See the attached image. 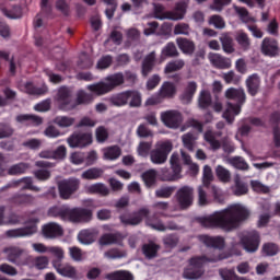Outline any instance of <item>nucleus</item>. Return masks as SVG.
<instances>
[{
    "instance_id": "1",
    "label": "nucleus",
    "mask_w": 280,
    "mask_h": 280,
    "mask_svg": "<svg viewBox=\"0 0 280 280\" xmlns=\"http://www.w3.org/2000/svg\"><path fill=\"white\" fill-rule=\"evenodd\" d=\"M248 218H250V210L242 203H234L197 220L205 229H221L225 233H231V231L238 229L242 222H246Z\"/></svg>"
},
{
    "instance_id": "2",
    "label": "nucleus",
    "mask_w": 280,
    "mask_h": 280,
    "mask_svg": "<svg viewBox=\"0 0 280 280\" xmlns=\"http://www.w3.org/2000/svg\"><path fill=\"white\" fill-rule=\"evenodd\" d=\"M226 259V254H219L217 256H199L192 257L189 260L188 267L184 270L183 277L188 280L200 279L205 275V265L206 264H217V261H222Z\"/></svg>"
},
{
    "instance_id": "3",
    "label": "nucleus",
    "mask_w": 280,
    "mask_h": 280,
    "mask_svg": "<svg viewBox=\"0 0 280 280\" xmlns=\"http://www.w3.org/2000/svg\"><path fill=\"white\" fill-rule=\"evenodd\" d=\"M225 97L235 102V104L228 103V107L223 112V118L228 124H233L235 116L242 113V106L246 103V92L244 89L230 88L225 91Z\"/></svg>"
},
{
    "instance_id": "4",
    "label": "nucleus",
    "mask_w": 280,
    "mask_h": 280,
    "mask_svg": "<svg viewBox=\"0 0 280 280\" xmlns=\"http://www.w3.org/2000/svg\"><path fill=\"white\" fill-rule=\"evenodd\" d=\"M124 72H116L105 78V81L88 85V91L94 93V95H106L125 84Z\"/></svg>"
},
{
    "instance_id": "5",
    "label": "nucleus",
    "mask_w": 280,
    "mask_h": 280,
    "mask_svg": "<svg viewBox=\"0 0 280 280\" xmlns=\"http://www.w3.org/2000/svg\"><path fill=\"white\" fill-rule=\"evenodd\" d=\"M187 2H177L173 11H165V7L161 3L153 2V14L160 21H183L187 14Z\"/></svg>"
},
{
    "instance_id": "6",
    "label": "nucleus",
    "mask_w": 280,
    "mask_h": 280,
    "mask_svg": "<svg viewBox=\"0 0 280 280\" xmlns=\"http://www.w3.org/2000/svg\"><path fill=\"white\" fill-rule=\"evenodd\" d=\"M108 102L110 106H116L117 108L128 105L129 108H139L141 106V93L137 90H127L112 95Z\"/></svg>"
},
{
    "instance_id": "7",
    "label": "nucleus",
    "mask_w": 280,
    "mask_h": 280,
    "mask_svg": "<svg viewBox=\"0 0 280 280\" xmlns=\"http://www.w3.org/2000/svg\"><path fill=\"white\" fill-rule=\"evenodd\" d=\"M171 168L163 167L159 172L158 176L163 183H174L180 179V174L183 172V166L180 165V159L178 153H173L170 159Z\"/></svg>"
},
{
    "instance_id": "8",
    "label": "nucleus",
    "mask_w": 280,
    "mask_h": 280,
    "mask_svg": "<svg viewBox=\"0 0 280 280\" xmlns=\"http://www.w3.org/2000/svg\"><path fill=\"white\" fill-rule=\"evenodd\" d=\"M56 102L59 110L69 113L75 110V98H73V91L69 86H60L57 91Z\"/></svg>"
},
{
    "instance_id": "9",
    "label": "nucleus",
    "mask_w": 280,
    "mask_h": 280,
    "mask_svg": "<svg viewBox=\"0 0 280 280\" xmlns=\"http://www.w3.org/2000/svg\"><path fill=\"white\" fill-rule=\"evenodd\" d=\"M173 149L174 145L171 141L159 142L155 149L150 152L151 162L154 165H163V163L167 162V156H170V152H172Z\"/></svg>"
},
{
    "instance_id": "10",
    "label": "nucleus",
    "mask_w": 280,
    "mask_h": 280,
    "mask_svg": "<svg viewBox=\"0 0 280 280\" xmlns=\"http://www.w3.org/2000/svg\"><path fill=\"white\" fill-rule=\"evenodd\" d=\"M176 95V84L165 81L159 92L158 96H152L147 100L145 105L147 106H156V104H161L162 100H172Z\"/></svg>"
},
{
    "instance_id": "11",
    "label": "nucleus",
    "mask_w": 280,
    "mask_h": 280,
    "mask_svg": "<svg viewBox=\"0 0 280 280\" xmlns=\"http://www.w3.org/2000/svg\"><path fill=\"white\" fill-rule=\"evenodd\" d=\"M143 218L154 220L156 218V214L153 217H150V210L145 208H141L137 212H133L132 214H121L119 217V220L121 224H125L126 226H137V224H141L143 221Z\"/></svg>"
},
{
    "instance_id": "12",
    "label": "nucleus",
    "mask_w": 280,
    "mask_h": 280,
    "mask_svg": "<svg viewBox=\"0 0 280 280\" xmlns=\"http://www.w3.org/2000/svg\"><path fill=\"white\" fill-rule=\"evenodd\" d=\"M26 224H32V225L8 230L5 232V236L10 238L32 237V235H34L38 231V226H36V224H38V219L37 218L30 219L26 222Z\"/></svg>"
},
{
    "instance_id": "13",
    "label": "nucleus",
    "mask_w": 280,
    "mask_h": 280,
    "mask_svg": "<svg viewBox=\"0 0 280 280\" xmlns=\"http://www.w3.org/2000/svg\"><path fill=\"white\" fill-rule=\"evenodd\" d=\"M65 259V250H62V257H57L52 260V267L56 272L66 279H78V270L70 264L62 262Z\"/></svg>"
},
{
    "instance_id": "14",
    "label": "nucleus",
    "mask_w": 280,
    "mask_h": 280,
    "mask_svg": "<svg viewBox=\"0 0 280 280\" xmlns=\"http://www.w3.org/2000/svg\"><path fill=\"white\" fill-rule=\"evenodd\" d=\"M59 196L62 200H69L78 189H80V179L68 178L58 183Z\"/></svg>"
},
{
    "instance_id": "15",
    "label": "nucleus",
    "mask_w": 280,
    "mask_h": 280,
    "mask_svg": "<svg viewBox=\"0 0 280 280\" xmlns=\"http://www.w3.org/2000/svg\"><path fill=\"white\" fill-rule=\"evenodd\" d=\"M35 167H38V170L33 172L34 177L39 180V183H46V180L51 178V170L52 167H56V164L49 161L39 160L35 162Z\"/></svg>"
},
{
    "instance_id": "16",
    "label": "nucleus",
    "mask_w": 280,
    "mask_h": 280,
    "mask_svg": "<svg viewBox=\"0 0 280 280\" xmlns=\"http://www.w3.org/2000/svg\"><path fill=\"white\" fill-rule=\"evenodd\" d=\"M177 205L180 209H189L194 205V187L183 186L175 195Z\"/></svg>"
},
{
    "instance_id": "17",
    "label": "nucleus",
    "mask_w": 280,
    "mask_h": 280,
    "mask_svg": "<svg viewBox=\"0 0 280 280\" xmlns=\"http://www.w3.org/2000/svg\"><path fill=\"white\" fill-rule=\"evenodd\" d=\"M70 148H86L93 143V136L89 132H73L68 139Z\"/></svg>"
},
{
    "instance_id": "18",
    "label": "nucleus",
    "mask_w": 280,
    "mask_h": 280,
    "mask_svg": "<svg viewBox=\"0 0 280 280\" xmlns=\"http://www.w3.org/2000/svg\"><path fill=\"white\" fill-rule=\"evenodd\" d=\"M161 121L166 128L176 130V128H180V124H183V114H180L178 110L162 112Z\"/></svg>"
},
{
    "instance_id": "19",
    "label": "nucleus",
    "mask_w": 280,
    "mask_h": 280,
    "mask_svg": "<svg viewBox=\"0 0 280 280\" xmlns=\"http://www.w3.org/2000/svg\"><path fill=\"white\" fill-rule=\"evenodd\" d=\"M260 242L259 232L257 231H252L241 238V244L247 253H257Z\"/></svg>"
},
{
    "instance_id": "20",
    "label": "nucleus",
    "mask_w": 280,
    "mask_h": 280,
    "mask_svg": "<svg viewBox=\"0 0 280 280\" xmlns=\"http://www.w3.org/2000/svg\"><path fill=\"white\" fill-rule=\"evenodd\" d=\"M93 220V211L86 208H70L68 213L69 222H91Z\"/></svg>"
},
{
    "instance_id": "21",
    "label": "nucleus",
    "mask_w": 280,
    "mask_h": 280,
    "mask_svg": "<svg viewBox=\"0 0 280 280\" xmlns=\"http://www.w3.org/2000/svg\"><path fill=\"white\" fill-rule=\"evenodd\" d=\"M260 51L262 56L268 58H277L280 54L279 40L272 37H265L260 45Z\"/></svg>"
},
{
    "instance_id": "22",
    "label": "nucleus",
    "mask_w": 280,
    "mask_h": 280,
    "mask_svg": "<svg viewBox=\"0 0 280 280\" xmlns=\"http://www.w3.org/2000/svg\"><path fill=\"white\" fill-rule=\"evenodd\" d=\"M156 217V214H155ZM148 226H151V229H154V231H179L180 226H178V223L176 221H167L166 225L163 224L161 221H156V218L147 219Z\"/></svg>"
},
{
    "instance_id": "23",
    "label": "nucleus",
    "mask_w": 280,
    "mask_h": 280,
    "mask_svg": "<svg viewBox=\"0 0 280 280\" xmlns=\"http://www.w3.org/2000/svg\"><path fill=\"white\" fill-rule=\"evenodd\" d=\"M196 91H198V83H196V81H189L179 95V101L182 104H191V102H194Z\"/></svg>"
},
{
    "instance_id": "24",
    "label": "nucleus",
    "mask_w": 280,
    "mask_h": 280,
    "mask_svg": "<svg viewBox=\"0 0 280 280\" xmlns=\"http://www.w3.org/2000/svg\"><path fill=\"white\" fill-rule=\"evenodd\" d=\"M21 183H24L22 189H28L30 191H40V187L34 185V179L32 177H23L19 180L13 182L12 184H8L7 186L1 188V191H5V189H10L11 187H19Z\"/></svg>"
},
{
    "instance_id": "25",
    "label": "nucleus",
    "mask_w": 280,
    "mask_h": 280,
    "mask_svg": "<svg viewBox=\"0 0 280 280\" xmlns=\"http://www.w3.org/2000/svg\"><path fill=\"white\" fill-rule=\"evenodd\" d=\"M208 58L214 69H231V59L218 52H210Z\"/></svg>"
},
{
    "instance_id": "26",
    "label": "nucleus",
    "mask_w": 280,
    "mask_h": 280,
    "mask_svg": "<svg viewBox=\"0 0 280 280\" xmlns=\"http://www.w3.org/2000/svg\"><path fill=\"white\" fill-rule=\"evenodd\" d=\"M260 86L261 78H259V74L254 73L246 79L247 93L252 95V97H255V95L259 93Z\"/></svg>"
},
{
    "instance_id": "27",
    "label": "nucleus",
    "mask_w": 280,
    "mask_h": 280,
    "mask_svg": "<svg viewBox=\"0 0 280 280\" xmlns=\"http://www.w3.org/2000/svg\"><path fill=\"white\" fill-rule=\"evenodd\" d=\"M121 242H124V235L119 232L105 233L100 238L101 246H110L113 244H118V246H121Z\"/></svg>"
},
{
    "instance_id": "28",
    "label": "nucleus",
    "mask_w": 280,
    "mask_h": 280,
    "mask_svg": "<svg viewBox=\"0 0 280 280\" xmlns=\"http://www.w3.org/2000/svg\"><path fill=\"white\" fill-rule=\"evenodd\" d=\"M200 242H202V244L208 248H218L219 250L224 248V237L222 236L201 235Z\"/></svg>"
},
{
    "instance_id": "29",
    "label": "nucleus",
    "mask_w": 280,
    "mask_h": 280,
    "mask_svg": "<svg viewBox=\"0 0 280 280\" xmlns=\"http://www.w3.org/2000/svg\"><path fill=\"white\" fill-rule=\"evenodd\" d=\"M62 233H63L62 228L58 223H48L43 226V235L48 240L60 237Z\"/></svg>"
},
{
    "instance_id": "30",
    "label": "nucleus",
    "mask_w": 280,
    "mask_h": 280,
    "mask_svg": "<svg viewBox=\"0 0 280 280\" xmlns=\"http://www.w3.org/2000/svg\"><path fill=\"white\" fill-rule=\"evenodd\" d=\"M154 65H156V52L151 51L149 55H147L142 61V75L144 78H148L150 73H152V70L154 69Z\"/></svg>"
},
{
    "instance_id": "31",
    "label": "nucleus",
    "mask_w": 280,
    "mask_h": 280,
    "mask_svg": "<svg viewBox=\"0 0 280 280\" xmlns=\"http://www.w3.org/2000/svg\"><path fill=\"white\" fill-rule=\"evenodd\" d=\"M176 43L178 49H180V51H183L186 56H192L194 51H196V44L191 39L177 37Z\"/></svg>"
},
{
    "instance_id": "32",
    "label": "nucleus",
    "mask_w": 280,
    "mask_h": 280,
    "mask_svg": "<svg viewBox=\"0 0 280 280\" xmlns=\"http://www.w3.org/2000/svg\"><path fill=\"white\" fill-rule=\"evenodd\" d=\"M2 14L7 16V19H22L23 18V7L19 4H14L11 7H1L0 8Z\"/></svg>"
},
{
    "instance_id": "33",
    "label": "nucleus",
    "mask_w": 280,
    "mask_h": 280,
    "mask_svg": "<svg viewBox=\"0 0 280 280\" xmlns=\"http://www.w3.org/2000/svg\"><path fill=\"white\" fill-rule=\"evenodd\" d=\"M215 137H222V131H206L203 135V139L207 143H209L211 150H220L222 148V142L217 140Z\"/></svg>"
},
{
    "instance_id": "34",
    "label": "nucleus",
    "mask_w": 280,
    "mask_h": 280,
    "mask_svg": "<svg viewBox=\"0 0 280 280\" xmlns=\"http://www.w3.org/2000/svg\"><path fill=\"white\" fill-rule=\"evenodd\" d=\"M159 250H161V246L154 242L142 245V254L145 259H156L159 257Z\"/></svg>"
},
{
    "instance_id": "35",
    "label": "nucleus",
    "mask_w": 280,
    "mask_h": 280,
    "mask_svg": "<svg viewBox=\"0 0 280 280\" xmlns=\"http://www.w3.org/2000/svg\"><path fill=\"white\" fill-rule=\"evenodd\" d=\"M69 210L70 208L67 206H55L49 208L48 215L50 218H60V220H69Z\"/></svg>"
},
{
    "instance_id": "36",
    "label": "nucleus",
    "mask_w": 280,
    "mask_h": 280,
    "mask_svg": "<svg viewBox=\"0 0 280 280\" xmlns=\"http://www.w3.org/2000/svg\"><path fill=\"white\" fill-rule=\"evenodd\" d=\"M213 104V98L211 97V92L207 90H202L198 96V106L201 110H207V108H211Z\"/></svg>"
},
{
    "instance_id": "37",
    "label": "nucleus",
    "mask_w": 280,
    "mask_h": 280,
    "mask_svg": "<svg viewBox=\"0 0 280 280\" xmlns=\"http://www.w3.org/2000/svg\"><path fill=\"white\" fill-rule=\"evenodd\" d=\"M11 202L18 207H27V205H34V196L26 194H15L11 198Z\"/></svg>"
},
{
    "instance_id": "38",
    "label": "nucleus",
    "mask_w": 280,
    "mask_h": 280,
    "mask_svg": "<svg viewBox=\"0 0 280 280\" xmlns=\"http://www.w3.org/2000/svg\"><path fill=\"white\" fill-rule=\"evenodd\" d=\"M32 246L36 253H50L55 257H62V248L60 247H47L43 243H34Z\"/></svg>"
},
{
    "instance_id": "39",
    "label": "nucleus",
    "mask_w": 280,
    "mask_h": 280,
    "mask_svg": "<svg viewBox=\"0 0 280 280\" xmlns=\"http://www.w3.org/2000/svg\"><path fill=\"white\" fill-rule=\"evenodd\" d=\"M16 121L19 124H28L31 126H40L43 124V118L32 114H21L16 116Z\"/></svg>"
},
{
    "instance_id": "40",
    "label": "nucleus",
    "mask_w": 280,
    "mask_h": 280,
    "mask_svg": "<svg viewBox=\"0 0 280 280\" xmlns=\"http://www.w3.org/2000/svg\"><path fill=\"white\" fill-rule=\"evenodd\" d=\"M233 194L234 196H246L248 194V184L242 182L240 175L234 178Z\"/></svg>"
},
{
    "instance_id": "41",
    "label": "nucleus",
    "mask_w": 280,
    "mask_h": 280,
    "mask_svg": "<svg viewBox=\"0 0 280 280\" xmlns=\"http://www.w3.org/2000/svg\"><path fill=\"white\" fill-rule=\"evenodd\" d=\"M105 161H117L121 156V149L118 145L108 147L103 150Z\"/></svg>"
},
{
    "instance_id": "42",
    "label": "nucleus",
    "mask_w": 280,
    "mask_h": 280,
    "mask_svg": "<svg viewBox=\"0 0 280 280\" xmlns=\"http://www.w3.org/2000/svg\"><path fill=\"white\" fill-rule=\"evenodd\" d=\"M156 170L151 168L148 170L147 172L142 173L141 178L145 185V187L150 188V187H154V185H156Z\"/></svg>"
},
{
    "instance_id": "43",
    "label": "nucleus",
    "mask_w": 280,
    "mask_h": 280,
    "mask_svg": "<svg viewBox=\"0 0 280 280\" xmlns=\"http://www.w3.org/2000/svg\"><path fill=\"white\" fill-rule=\"evenodd\" d=\"M104 171L102 168L92 167L82 173L81 178L83 180H97V178H102Z\"/></svg>"
},
{
    "instance_id": "44",
    "label": "nucleus",
    "mask_w": 280,
    "mask_h": 280,
    "mask_svg": "<svg viewBox=\"0 0 280 280\" xmlns=\"http://www.w3.org/2000/svg\"><path fill=\"white\" fill-rule=\"evenodd\" d=\"M21 255H23V249L11 247L8 249V261L15 264V266H21Z\"/></svg>"
},
{
    "instance_id": "45",
    "label": "nucleus",
    "mask_w": 280,
    "mask_h": 280,
    "mask_svg": "<svg viewBox=\"0 0 280 280\" xmlns=\"http://www.w3.org/2000/svg\"><path fill=\"white\" fill-rule=\"evenodd\" d=\"M162 56L164 58H178V56H180V52H178V48H176V44H174V42H171L163 47Z\"/></svg>"
},
{
    "instance_id": "46",
    "label": "nucleus",
    "mask_w": 280,
    "mask_h": 280,
    "mask_svg": "<svg viewBox=\"0 0 280 280\" xmlns=\"http://www.w3.org/2000/svg\"><path fill=\"white\" fill-rule=\"evenodd\" d=\"M24 89L27 95H45L47 93V86L37 88L32 81H27L24 84Z\"/></svg>"
},
{
    "instance_id": "47",
    "label": "nucleus",
    "mask_w": 280,
    "mask_h": 280,
    "mask_svg": "<svg viewBox=\"0 0 280 280\" xmlns=\"http://www.w3.org/2000/svg\"><path fill=\"white\" fill-rule=\"evenodd\" d=\"M220 42L225 54H233L235 51V48L233 47V37L229 34H223L220 37Z\"/></svg>"
},
{
    "instance_id": "48",
    "label": "nucleus",
    "mask_w": 280,
    "mask_h": 280,
    "mask_svg": "<svg viewBox=\"0 0 280 280\" xmlns=\"http://www.w3.org/2000/svg\"><path fill=\"white\" fill-rule=\"evenodd\" d=\"M93 102V94H89L84 91H79L77 93V98L74 100V108L82 104H91Z\"/></svg>"
},
{
    "instance_id": "49",
    "label": "nucleus",
    "mask_w": 280,
    "mask_h": 280,
    "mask_svg": "<svg viewBox=\"0 0 280 280\" xmlns=\"http://www.w3.org/2000/svg\"><path fill=\"white\" fill-rule=\"evenodd\" d=\"M183 67H185V60L183 59L170 61L164 68V73H174L176 71H180Z\"/></svg>"
},
{
    "instance_id": "50",
    "label": "nucleus",
    "mask_w": 280,
    "mask_h": 280,
    "mask_svg": "<svg viewBox=\"0 0 280 280\" xmlns=\"http://www.w3.org/2000/svg\"><path fill=\"white\" fill-rule=\"evenodd\" d=\"M54 124L59 126V128H71V126L75 124V118L69 116H57L54 119Z\"/></svg>"
},
{
    "instance_id": "51",
    "label": "nucleus",
    "mask_w": 280,
    "mask_h": 280,
    "mask_svg": "<svg viewBox=\"0 0 280 280\" xmlns=\"http://www.w3.org/2000/svg\"><path fill=\"white\" fill-rule=\"evenodd\" d=\"M182 141L184 144V148L188 150V152H194V149L196 148V137L194 133L188 132L182 136Z\"/></svg>"
},
{
    "instance_id": "52",
    "label": "nucleus",
    "mask_w": 280,
    "mask_h": 280,
    "mask_svg": "<svg viewBox=\"0 0 280 280\" xmlns=\"http://www.w3.org/2000/svg\"><path fill=\"white\" fill-rule=\"evenodd\" d=\"M27 170H30V164L19 163V164L12 165L8 170V174H9V176H19L20 174H25V172H27Z\"/></svg>"
},
{
    "instance_id": "53",
    "label": "nucleus",
    "mask_w": 280,
    "mask_h": 280,
    "mask_svg": "<svg viewBox=\"0 0 280 280\" xmlns=\"http://www.w3.org/2000/svg\"><path fill=\"white\" fill-rule=\"evenodd\" d=\"M109 280H135V276L129 271H115L106 276Z\"/></svg>"
},
{
    "instance_id": "54",
    "label": "nucleus",
    "mask_w": 280,
    "mask_h": 280,
    "mask_svg": "<svg viewBox=\"0 0 280 280\" xmlns=\"http://www.w3.org/2000/svg\"><path fill=\"white\" fill-rule=\"evenodd\" d=\"M215 175L221 183H231V172L222 165H218L215 168Z\"/></svg>"
},
{
    "instance_id": "55",
    "label": "nucleus",
    "mask_w": 280,
    "mask_h": 280,
    "mask_svg": "<svg viewBox=\"0 0 280 280\" xmlns=\"http://www.w3.org/2000/svg\"><path fill=\"white\" fill-rule=\"evenodd\" d=\"M79 241L81 244H93V242H95V234L91 230H82L79 233Z\"/></svg>"
},
{
    "instance_id": "56",
    "label": "nucleus",
    "mask_w": 280,
    "mask_h": 280,
    "mask_svg": "<svg viewBox=\"0 0 280 280\" xmlns=\"http://www.w3.org/2000/svg\"><path fill=\"white\" fill-rule=\"evenodd\" d=\"M236 42L244 49V51H248L250 49V37L248 34L241 32L236 35Z\"/></svg>"
},
{
    "instance_id": "57",
    "label": "nucleus",
    "mask_w": 280,
    "mask_h": 280,
    "mask_svg": "<svg viewBox=\"0 0 280 280\" xmlns=\"http://www.w3.org/2000/svg\"><path fill=\"white\" fill-rule=\"evenodd\" d=\"M176 188L174 186H163L155 190V198H172Z\"/></svg>"
},
{
    "instance_id": "58",
    "label": "nucleus",
    "mask_w": 280,
    "mask_h": 280,
    "mask_svg": "<svg viewBox=\"0 0 280 280\" xmlns=\"http://www.w3.org/2000/svg\"><path fill=\"white\" fill-rule=\"evenodd\" d=\"M219 275L223 280H244V278L235 275L234 269H220Z\"/></svg>"
},
{
    "instance_id": "59",
    "label": "nucleus",
    "mask_w": 280,
    "mask_h": 280,
    "mask_svg": "<svg viewBox=\"0 0 280 280\" xmlns=\"http://www.w3.org/2000/svg\"><path fill=\"white\" fill-rule=\"evenodd\" d=\"M250 187L256 194H270V188L259 180L252 179Z\"/></svg>"
},
{
    "instance_id": "60",
    "label": "nucleus",
    "mask_w": 280,
    "mask_h": 280,
    "mask_svg": "<svg viewBox=\"0 0 280 280\" xmlns=\"http://www.w3.org/2000/svg\"><path fill=\"white\" fill-rule=\"evenodd\" d=\"M90 191H92V194H100V196H108L110 194V189L102 183L93 184L90 187Z\"/></svg>"
},
{
    "instance_id": "61",
    "label": "nucleus",
    "mask_w": 280,
    "mask_h": 280,
    "mask_svg": "<svg viewBox=\"0 0 280 280\" xmlns=\"http://www.w3.org/2000/svg\"><path fill=\"white\" fill-rule=\"evenodd\" d=\"M207 189H209V187L205 186V184L197 188L198 202L200 207H205L206 205H209V200L207 199Z\"/></svg>"
},
{
    "instance_id": "62",
    "label": "nucleus",
    "mask_w": 280,
    "mask_h": 280,
    "mask_svg": "<svg viewBox=\"0 0 280 280\" xmlns=\"http://www.w3.org/2000/svg\"><path fill=\"white\" fill-rule=\"evenodd\" d=\"M104 255L107 259H124L126 257V253L119 248H110Z\"/></svg>"
},
{
    "instance_id": "63",
    "label": "nucleus",
    "mask_w": 280,
    "mask_h": 280,
    "mask_svg": "<svg viewBox=\"0 0 280 280\" xmlns=\"http://www.w3.org/2000/svg\"><path fill=\"white\" fill-rule=\"evenodd\" d=\"M212 180H213V171L211 170V166L205 165L203 176H202V183L205 187H210Z\"/></svg>"
},
{
    "instance_id": "64",
    "label": "nucleus",
    "mask_w": 280,
    "mask_h": 280,
    "mask_svg": "<svg viewBox=\"0 0 280 280\" xmlns=\"http://www.w3.org/2000/svg\"><path fill=\"white\" fill-rule=\"evenodd\" d=\"M231 165L236 170H248V163L242 156H235L231 159Z\"/></svg>"
}]
</instances>
